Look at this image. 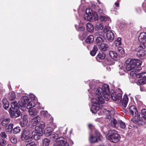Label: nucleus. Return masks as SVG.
Listing matches in <instances>:
<instances>
[{"label": "nucleus", "instance_id": "f3484780", "mask_svg": "<svg viewBox=\"0 0 146 146\" xmlns=\"http://www.w3.org/2000/svg\"><path fill=\"white\" fill-rule=\"evenodd\" d=\"M53 131V128L49 126L45 129L44 131V133L46 136H48L52 134V131Z\"/></svg>", "mask_w": 146, "mask_h": 146}, {"label": "nucleus", "instance_id": "9b49d317", "mask_svg": "<svg viewBox=\"0 0 146 146\" xmlns=\"http://www.w3.org/2000/svg\"><path fill=\"white\" fill-rule=\"evenodd\" d=\"M94 104L92 105L91 110L92 112L94 113H96L97 111L99 110L100 108L102 107V104H99V103H93Z\"/></svg>", "mask_w": 146, "mask_h": 146}, {"label": "nucleus", "instance_id": "9d476101", "mask_svg": "<svg viewBox=\"0 0 146 146\" xmlns=\"http://www.w3.org/2000/svg\"><path fill=\"white\" fill-rule=\"evenodd\" d=\"M56 144L59 146H68V144L67 143L66 139L62 137H60L57 139Z\"/></svg>", "mask_w": 146, "mask_h": 146}, {"label": "nucleus", "instance_id": "49530a36", "mask_svg": "<svg viewBox=\"0 0 146 146\" xmlns=\"http://www.w3.org/2000/svg\"><path fill=\"white\" fill-rule=\"evenodd\" d=\"M100 20L101 21H106L108 20V18L104 16H101L100 17Z\"/></svg>", "mask_w": 146, "mask_h": 146}, {"label": "nucleus", "instance_id": "aec40b11", "mask_svg": "<svg viewBox=\"0 0 146 146\" xmlns=\"http://www.w3.org/2000/svg\"><path fill=\"white\" fill-rule=\"evenodd\" d=\"M111 126L113 127H117L118 126V121L114 118L111 119Z\"/></svg>", "mask_w": 146, "mask_h": 146}, {"label": "nucleus", "instance_id": "b1692460", "mask_svg": "<svg viewBox=\"0 0 146 146\" xmlns=\"http://www.w3.org/2000/svg\"><path fill=\"white\" fill-rule=\"evenodd\" d=\"M10 121L9 119L3 118L0 119V122L3 126H5L9 123Z\"/></svg>", "mask_w": 146, "mask_h": 146}, {"label": "nucleus", "instance_id": "6e6552de", "mask_svg": "<svg viewBox=\"0 0 146 146\" xmlns=\"http://www.w3.org/2000/svg\"><path fill=\"white\" fill-rule=\"evenodd\" d=\"M38 127H36L35 130L33 131L32 133V137L36 140L39 139L40 136L42 135V132L41 131V130H38Z\"/></svg>", "mask_w": 146, "mask_h": 146}, {"label": "nucleus", "instance_id": "2f4dec72", "mask_svg": "<svg viewBox=\"0 0 146 146\" xmlns=\"http://www.w3.org/2000/svg\"><path fill=\"white\" fill-rule=\"evenodd\" d=\"M16 98L15 92H12L9 94V99L11 100L12 101L14 100Z\"/></svg>", "mask_w": 146, "mask_h": 146}, {"label": "nucleus", "instance_id": "7ed1b4c3", "mask_svg": "<svg viewBox=\"0 0 146 146\" xmlns=\"http://www.w3.org/2000/svg\"><path fill=\"white\" fill-rule=\"evenodd\" d=\"M11 106L9 111L11 117L15 118L19 117L21 115V112L18 110L19 106L18 104L16 102H13L11 103Z\"/></svg>", "mask_w": 146, "mask_h": 146}, {"label": "nucleus", "instance_id": "5fc2aeb1", "mask_svg": "<svg viewBox=\"0 0 146 146\" xmlns=\"http://www.w3.org/2000/svg\"><path fill=\"white\" fill-rule=\"evenodd\" d=\"M84 30V28L83 27H79L78 29V31H83Z\"/></svg>", "mask_w": 146, "mask_h": 146}, {"label": "nucleus", "instance_id": "72a5a7b5", "mask_svg": "<svg viewBox=\"0 0 146 146\" xmlns=\"http://www.w3.org/2000/svg\"><path fill=\"white\" fill-rule=\"evenodd\" d=\"M103 41V38L100 36H97L96 39V42L98 46L102 44Z\"/></svg>", "mask_w": 146, "mask_h": 146}, {"label": "nucleus", "instance_id": "f03ea898", "mask_svg": "<svg viewBox=\"0 0 146 146\" xmlns=\"http://www.w3.org/2000/svg\"><path fill=\"white\" fill-rule=\"evenodd\" d=\"M125 63L127 64L126 67V70L130 71L136 67L141 65L142 63L139 60L129 58L126 60Z\"/></svg>", "mask_w": 146, "mask_h": 146}, {"label": "nucleus", "instance_id": "4c0bfd02", "mask_svg": "<svg viewBox=\"0 0 146 146\" xmlns=\"http://www.w3.org/2000/svg\"><path fill=\"white\" fill-rule=\"evenodd\" d=\"M89 139L90 141L92 143H95L97 141V138L92 135H90L89 138Z\"/></svg>", "mask_w": 146, "mask_h": 146}, {"label": "nucleus", "instance_id": "a19ab883", "mask_svg": "<svg viewBox=\"0 0 146 146\" xmlns=\"http://www.w3.org/2000/svg\"><path fill=\"white\" fill-rule=\"evenodd\" d=\"M118 125H120V127L122 129H125V123L121 120H118Z\"/></svg>", "mask_w": 146, "mask_h": 146}, {"label": "nucleus", "instance_id": "2eb2a0df", "mask_svg": "<svg viewBox=\"0 0 146 146\" xmlns=\"http://www.w3.org/2000/svg\"><path fill=\"white\" fill-rule=\"evenodd\" d=\"M129 110L131 114L133 117H136L137 115L138 116V115H139L138 114V111L137 108L136 107L134 106H131L129 108Z\"/></svg>", "mask_w": 146, "mask_h": 146}, {"label": "nucleus", "instance_id": "8fccbe9b", "mask_svg": "<svg viewBox=\"0 0 146 146\" xmlns=\"http://www.w3.org/2000/svg\"><path fill=\"white\" fill-rule=\"evenodd\" d=\"M0 135L4 139L6 138L7 137V135L5 132H2L0 133Z\"/></svg>", "mask_w": 146, "mask_h": 146}, {"label": "nucleus", "instance_id": "a878e982", "mask_svg": "<svg viewBox=\"0 0 146 146\" xmlns=\"http://www.w3.org/2000/svg\"><path fill=\"white\" fill-rule=\"evenodd\" d=\"M134 74L137 78H146V72H141L138 74L135 73Z\"/></svg>", "mask_w": 146, "mask_h": 146}, {"label": "nucleus", "instance_id": "13d9d810", "mask_svg": "<svg viewBox=\"0 0 146 146\" xmlns=\"http://www.w3.org/2000/svg\"><path fill=\"white\" fill-rule=\"evenodd\" d=\"M125 72L124 70H121L119 72V73L121 75H123L124 74Z\"/></svg>", "mask_w": 146, "mask_h": 146}, {"label": "nucleus", "instance_id": "1a4fd4ad", "mask_svg": "<svg viewBox=\"0 0 146 146\" xmlns=\"http://www.w3.org/2000/svg\"><path fill=\"white\" fill-rule=\"evenodd\" d=\"M111 96L112 99L114 101H117L119 103L121 102L122 95L119 93L117 95L114 92L111 94Z\"/></svg>", "mask_w": 146, "mask_h": 146}, {"label": "nucleus", "instance_id": "ea45409f", "mask_svg": "<svg viewBox=\"0 0 146 146\" xmlns=\"http://www.w3.org/2000/svg\"><path fill=\"white\" fill-rule=\"evenodd\" d=\"M137 82L140 85H144L146 83V78L139 80L137 81Z\"/></svg>", "mask_w": 146, "mask_h": 146}, {"label": "nucleus", "instance_id": "680f3d73", "mask_svg": "<svg viewBox=\"0 0 146 146\" xmlns=\"http://www.w3.org/2000/svg\"><path fill=\"white\" fill-rule=\"evenodd\" d=\"M115 5L116 6V7H118L119 6V4L118 3H117L115 2Z\"/></svg>", "mask_w": 146, "mask_h": 146}, {"label": "nucleus", "instance_id": "69168bd1", "mask_svg": "<svg viewBox=\"0 0 146 146\" xmlns=\"http://www.w3.org/2000/svg\"><path fill=\"white\" fill-rule=\"evenodd\" d=\"M140 90L141 91H144V89L143 88H140Z\"/></svg>", "mask_w": 146, "mask_h": 146}, {"label": "nucleus", "instance_id": "5701e85b", "mask_svg": "<svg viewBox=\"0 0 146 146\" xmlns=\"http://www.w3.org/2000/svg\"><path fill=\"white\" fill-rule=\"evenodd\" d=\"M28 111L29 115L32 116L36 115L38 112L35 108L29 109Z\"/></svg>", "mask_w": 146, "mask_h": 146}, {"label": "nucleus", "instance_id": "79ce46f5", "mask_svg": "<svg viewBox=\"0 0 146 146\" xmlns=\"http://www.w3.org/2000/svg\"><path fill=\"white\" fill-rule=\"evenodd\" d=\"M50 138L52 140L56 139L58 137V135L57 133H54L52 135H50Z\"/></svg>", "mask_w": 146, "mask_h": 146}, {"label": "nucleus", "instance_id": "e2e57ef3", "mask_svg": "<svg viewBox=\"0 0 146 146\" xmlns=\"http://www.w3.org/2000/svg\"><path fill=\"white\" fill-rule=\"evenodd\" d=\"M22 117H23V119L25 121H26V118H27V117H26L27 116H25V117H24V116H22Z\"/></svg>", "mask_w": 146, "mask_h": 146}, {"label": "nucleus", "instance_id": "4468645a", "mask_svg": "<svg viewBox=\"0 0 146 146\" xmlns=\"http://www.w3.org/2000/svg\"><path fill=\"white\" fill-rule=\"evenodd\" d=\"M143 49L142 48H139L138 47V51L137 53V56L141 58L146 57V50Z\"/></svg>", "mask_w": 146, "mask_h": 146}, {"label": "nucleus", "instance_id": "0e129e2a", "mask_svg": "<svg viewBox=\"0 0 146 146\" xmlns=\"http://www.w3.org/2000/svg\"><path fill=\"white\" fill-rule=\"evenodd\" d=\"M99 139L100 140L101 139H102V136L101 135H100V134H99Z\"/></svg>", "mask_w": 146, "mask_h": 146}, {"label": "nucleus", "instance_id": "de8ad7c7", "mask_svg": "<svg viewBox=\"0 0 146 146\" xmlns=\"http://www.w3.org/2000/svg\"><path fill=\"white\" fill-rule=\"evenodd\" d=\"M11 143L13 144H15L17 142V138L14 137H13L11 138Z\"/></svg>", "mask_w": 146, "mask_h": 146}, {"label": "nucleus", "instance_id": "603ef678", "mask_svg": "<svg viewBox=\"0 0 146 146\" xmlns=\"http://www.w3.org/2000/svg\"><path fill=\"white\" fill-rule=\"evenodd\" d=\"M36 144L35 142H32L27 144L26 146H36Z\"/></svg>", "mask_w": 146, "mask_h": 146}, {"label": "nucleus", "instance_id": "3c124183", "mask_svg": "<svg viewBox=\"0 0 146 146\" xmlns=\"http://www.w3.org/2000/svg\"><path fill=\"white\" fill-rule=\"evenodd\" d=\"M118 51L121 54H123L124 53V51L123 48L121 47H119L117 48Z\"/></svg>", "mask_w": 146, "mask_h": 146}, {"label": "nucleus", "instance_id": "dca6fc26", "mask_svg": "<svg viewBox=\"0 0 146 146\" xmlns=\"http://www.w3.org/2000/svg\"><path fill=\"white\" fill-rule=\"evenodd\" d=\"M114 38L113 33L111 31H108L107 32L106 38L110 42L112 41Z\"/></svg>", "mask_w": 146, "mask_h": 146}, {"label": "nucleus", "instance_id": "cd10ccee", "mask_svg": "<svg viewBox=\"0 0 146 146\" xmlns=\"http://www.w3.org/2000/svg\"><path fill=\"white\" fill-rule=\"evenodd\" d=\"M3 106L5 109H7L9 106V103L8 102L5 98H3Z\"/></svg>", "mask_w": 146, "mask_h": 146}, {"label": "nucleus", "instance_id": "39448f33", "mask_svg": "<svg viewBox=\"0 0 146 146\" xmlns=\"http://www.w3.org/2000/svg\"><path fill=\"white\" fill-rule=\"evenodd\" d=\"M93 16L95 17L94 18L95 21L98 20V17L97 13L96 12L94 13L92 10L90 8L87 9L86 13L84 15V19L86 20L91 21H92Z\"/></svg>", "mask_w": 146, "mask_h": 146}, {"label": "nucleus", "instance_id": "423d86ee", "mask_svg": "<svg viewBox=\"0 0 146 146\" xmlns=\"http://www.w3.org/2000/svg\"><path fill=\"white\" fill-rule=\"evenodd\" d=\"M30 131L28 129H25L21 137V139L26 142L31 141L33 138L30 135Z\"/></svg>", "mask_w": 146, "mask_h": 146}, {"label": "nucleus", "instance_id": "a211bd4d", "mask_svg": "<svg viewBox=\"0 0 146 146\" xmlns=\"http://www.w3.org/2000/svg\"><path fill=\"white\" fill-rule=\"evenodd\" d=\"M109 54L111 58L113 59L114 60H117L118 59V58H119V56L117 53L114 51H110L109 52Z\"/></svg>", "mask_w": 146, "mask_h": 146}, {"label": "nucleus", "instance_id": "f704fd0d", "mask_svg": "<svg viewBox=\"0 0 146 146\" xmlns=\"http://www.w3.org/2000/svg\"><path fill=\"white\" fill-rule=\"evenodd\" d=\"M104 28V25L102 23H98L96 24L95 27L96 30H102Z\"/></svg>", "mask_w": 146, "mask_h": 146}, {"label": "nucleus", "instance_id": "774afa93", "mask_svg": "<svg viewBox=\"0 0 146 146\" xmlns=\"http://www.w3.org/2000/svg\"><path fill=\"white\" fill-rule=\"evenodd\" d=\"M86 0H81V3L82 4Z\"/></svg>", "mask_w": 146, "mask_h": 146}, {"label": "nucleus", "instance_id": "37998d69", "mask_svg": "<svg viewBox=\"0 0 146 146\" xmlns=\"http://www.w3.org/2000/svg\"><path fill=\"white\" fill-rule=\"evenodd\" d=\"M7 145V141L2 139H0V146H5Z\"/></svg>", "mask_w": 146, "mask_h": 146}, {"label": "nucleus", "instance_id": "f8f14e48", "mask_svg": "<svg viewBox=\"0 0 146 146\" xmlns=\"http://www.w3.org/2000/svg\"><path fill=\"white\" fill-rule=\"evenodd\" d=\"M29 99L26 96H23L21 98V100L19 102L20 107L22 108L25 107L26 104L28 102Z\"/></svg>", "mask_w": 146, "mask_h": 146}, {"label": "nucleus", "instance_id": "a18cd8bd", "mask_svg": "<svg viewBox=\"0 0 146 146\" xmlns=\"http://www.w3.org/2000/svg\"><path fill=\"white\" fill-rule=\"evenodd\" d=\"M21 130L19 127H16L13 130V133L14 134H17Z\"/></svg>", "mask_w": 146, "mask_h": 146}, {"label": "nucleus", "instance_id": "c03bdc74", "mask_svg": "<svg viewBox=\"0 0 146 146\" xmlns=\"http://www.w3.org/2000/svg\"><path fill=\"white\" fill-rule=\"evenodd\" d=\"M121 38H118L117 39L115 42V44L116 46H118L120 45L121 43Z\"/></svg>", "mask_w": 146, "mask_h": 146}, {"label": "nucleus", "instance_id": "4d7b16f0", "mask_svg": "<svg viewBox=\"0 0 146 146\" xmlns=\"http://www.w3.org/2000/svg\"><path fill=\"white\" fill-rule=\"evenodd\" d=\"M98 11L99 14L100 15H102L104 14V13L103 12V11L102 10L100 9H99Z\"/></svg>", "mask_w": 146, "mask_h": 146}, {"label": "nucleus", "instance_id": "412c9836", "mask_svg": "<svg viewBox=\"0 0 146 146\" xmlns=\"http://www.w3.org/2000/svg\"><path fill=\"white\" fill-rule=\"evenodd\" d=\"M98 47L100 49L104 51L108 49L109 46L106 43H103L99 45Z\"/></svg>", "mask_w": 146, "mask_h": 146}, {"label": "nucleus", "instance_id": "c85d7f7f", "mask_svg": "<svg viewBox=\"0 0 146 146\" xmlns=\"http://www.w3.org/2000/svg\"><path fill=\"white\" fill-rule=\"evenodd\" d=\"M128 98L126 96H124L122 101V105L124 108H125L127 105L128 102Z\"/></svg>", "mask_w": 146, "mask_h": 146}, {"label": "nucleus", "instance_id": "473e14b6", "mask_svg": "<svg viewBox=\"0 0 146 146\" xmlns=\"http://www.w3.org/2000/svg\"><path fill=\"white\" fill-rule=\"evenodd\" d=\"M50 141L49 139L47 138L44 139L42 141L43 146H48L50 144Z\"/></svg>", "mask_w": 146, "mask_h": 146}, {"label": "nucleus", "instance_id": "c756f323", "mask_svg": "<svg viewBox=\"0 0 146 146\" xmlns=\"http://www.w3.org/2000/svg\"><path fill=\"white\" fill-rule=\"evenodd\" d=\"M106 56V53L105 52L101 51L98 53L97 57L101 59H104Z\"/></svg>", "mask_w": 146, "mask_h": 146}, {"label": "nucleus", "instance_id": "f257e3e1", "mask_svg": "<svg viewBox=\"0 0 146 146\" xmlns=\"http://www.w3.org/2000/svg\"><path fill=\"white\" fill-rule=\"evenodd\" d=\"M97 85V82L92 80L90 84V90H89L90 94H91L93 98H92L91 100L92 103H99L103 104L105 100L107 101L110 98V88L109 86L107 84L103 85L102 88L98 87L96 89Z\"/></svg>", "mask_w": 146, "mask_h": 146}, {"label": "nucleus", "instance_id": "e433bc0d", "mask_svg": "<svg viewBox=\"0 0 146 146\" xmlns=\"http://www.w3.org/2000/svg\"><path fill=\"white\" fill-rule=\"evenodd\" d=\"M98 50V48L96 45H95L94 46L93 49L90 52V54L93 56H94Z\"/></svg>", "mask_w": 146, "mask_h": 146}, {"label": "nucleus", "instance_id": "338daca9", "mask_svg": "<svg viewBox=\"0 0 146 146\" xmlns=\"http://www.w3.org/2000/svg\"><path fill=\"white\" fill-rule=\"evenodd\" d=\"M92 125L91 124H89L88 125V127H89V128L90 129L91 128V127H92Z\"/></svg>", "mask_w": 146, "mask_h": 146}, {"label": "nucleus", "instance_id": "c9c22d12", "mask_svg": "<svg viewBox=\"0 0 146 146\" xmlns=\"http://www.w3.org/2000/svg\"><path fill=\"white\" fill-rule=\"evenodd\" d=\"M36 127H38V129H39L38 130H41L43 133L44 129L45 127V123L44 122H42V123L40 124L39 125L36 126Z\"/></svg>", "mask_w": 146, "mask_h": 146}, {"label": "nucleus", "instance_id": "20e7f679", "mask_svg": "<svg viewBox=\"0 0 146 146\" xmlns=\"http://www.w3.org/2000/svg\"><path fill=\"white\" fill-rule=\"evenodd\" d=\"M108 133L110 135L108 137V139L111 142L116 143L119 141L121 138L120 136L117 133L115 130H110Z\"/></svg>", "mask_w": 146, "mask_h": 146}, {"label": "nucleus", "instance_id": "0eeeda50", "mask_svg": "<svg viewBox=\"0 0 146 146\" xmlns=\"http://www.w3.org/2000/svg\"><path fill=\"white\" fill-rule=\"evenodd\" d=\"M138 40L139 42H141L139 48L144 49L145 48V44L146 42V33L144 32L141 33L139 36Z\"/></svg>", "mask_w": 146, "mask_h": 146}, {"label": "nucleus", "instance_id": "864d4df0", "mask_svg": "<svg viewBox=\"0 0 146 146\" xmlns=\"http://www.w3.org/2000/svg\"><path fill=\"white\" fill-rule=\"evenodd\" d=\"M95 35L96 36L98 35H100L102 36L103 35V34L102 33L98 31L96 33Z\"/></svg>", "mask_w": 146, "mask_h": 146}, {"label": "nucleus", "instance_id": "4be33fe9", "mask_svg": "<svg viewBox=\"0 0 146 146\" xmlns=\"http://www.w3.org/2000/svg\"><path fill=\"white\" fill-rule=\"evenodd\" d=\"M86 29L90 32H92L94 29V27L90 23H87L86 25Z\"/></svg>", "mask_w": 146, "mask_h": 146}, {"label": "nucleus", "instance_id": "6e6d98bb", "mask_svg": "<svg viewBox=\"0 0 146 146\" xmlns=\"http://www.w3.org/2000/svg\"><path fill=\"white\" fill-rule=\"evenodd\" d=\"M29 96H30V98H31L32 100L35 99V96L33 94H30L29 95Z\"/></svg>", "mask_w": 146, "mask_h": 146}, {"label": "nucleus", "instance_id": "393cba45", "mask_svg": "<svg viewBox=\"0 0 146 146\" xmlns=\"http://www.w3.org/2000/svg\"><path fill=\"white\" fill-rule=\"evenodd\" d=\"M105 62L107 64L110 65H113L115 63L113 59L112 58L111 59L109 58H106L105 60Z\"/></svg>", "mask_w": 146, "mask_h": 146}, {"label": "nucleus", "instance_id": "bb28decb", "mask_svg": "<svg viewBox=\"0 0 146 146\" xmlns=\"http://www.w3.org/2000/svg\"><path fill=\"white\" fill-rule=\"evenodd\" d=\"M13 124L10 123L7 125L5 128V131L7 132L11 133L13 129Z\"/></svg>", "mask_w": 146, "mask_h": 146}, {"label": "nucleus", "instance_id": "09e8293b", "mask_svg": "<svg viewBox=\"0 0 146 146\" xmlns=\"http://www.w3.org/2000/svg\"><path fill=\"white\" fill-rule=\"evenodd\" d=\"M40 113L42 116L46 117L48 114V112L47 111H43L40 112Z\"/></svg>", "mask_w": 146, "mask_h": 146}, {"label": "nucleus", "instance_id": "ddd939ff", "mask_svg": "<svg viewBox=\"0 0 146 146\" xmlns=\"http://www.w3.org/2000/svg\"><path fill=\"white\" fill-rule=\"evenodd\" d=\"M137 120L139 121H141L145 122L146 121V109H143L141 111V117L138 115Z\"/></svg>", "mask_w": 146, "mask_h": 146}, {"label": "nucleus", "instance_id": "6ab92c4d", "mask_svg": "<svg viewBox=\"0 0 146 146\" xmlns=\"http://www.w3.org/2000/svg\"><path fill=\"white\" fill-rule=\"evenodd\" d=\"M40 119V117L39 115H37L32 119V123L34 126H36L38 123Z\"/></svg>", "mask_w": 146, "mask_h": 146}, {"label": "nucleus", "instance_id": "bf43d9fd", "mask_svg": "<svg viewBox=\"0 0 146 146\" xmlns=\"http://www.w3.org/2000/svg\"><path fill=\"white\" fill-rule=\"evenodd\" d=\"M135 98L137 100H140V99L141 98V97L140 95H137L135 97Z\"/></svg>", "mask_w": 146, "mask_h": 146}, {"label": "nucleus", "instance_id": "58836bf2", "mask_svg": "<svg viewBox=\"0 0 146 146\" xmlns=\"http://www.w3.org/2000/svg\"><path fill=\"white\" fill-rule=\"evenodd\" d=\"M35 106V104L34 102L33 101H30L27 105V108L29 110L34 107Z\"/></svg>", "mask_w": 146, "mask_h": 146}, {"label": "nucleus", "instance_id": "7c9ffc66", "mask_svg": "<svg viewBox=\"0 0 146 146\" xmlns=\"http://www.w3.org/2000/svg\"><path fill=\"white\" fill-rule=\"evenodd\" d=\"M94 40V37L92 35H90L88 36L86 39V42L88 43H91Z\"/></svg>", "mask_w": 146, "mask_h": 146}, {"label": "nucleus", "instance_id": "052dcab7", "mask_svg": "<svg viewBox=\"0 0 146 146\" xmlns=\"http://www.w3.org/2000/svg\"><path fill=\"white\" fill-rule=\"evenodd\" d=\"M131 121L134 123H135L136 122L135 119L134 118H131Z\"/></svg>", "mask_w": 146, "mask_h": 146}]
</instances>
